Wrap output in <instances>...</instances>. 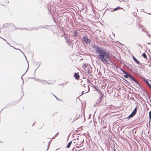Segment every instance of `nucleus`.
<instances>
[{"instance_id":"f257e3e1","label":"nucleus","mask_w":151,"mask_h":151,"mask_svg":"<svg viewBox=\"0 0 151 151\" xmlns=\"http://www.w3.org/2000/svg\"><path fill=\"white\" fill-rule=\"evenodd\" d=\"M93 48L96 53L99 54L98 56V59L104 64L106 65L109 64V63L107 60L110 58V55L109 53L96 45H93Z\"/></svg>"},{"instance_id":"f03ea898","label":"nucleus","mask_w":151,"mask_h":151,"mask_svg":"<svg viewBox=\"0 0 151 151\" xmlns=\"http://www.w3.org/2000/svg\"><path fill=\"white\" fill-rule=\"evenodd\" d=\"M82 40L83 42H85L87 44H89L91 42L90 40L88 39L85 36L83 37Z\"/></svg>"},{"instance_id":"7ed1b4c3","label":"nucleus","mask_w":151,"mask_h":151,"mask_svg":"<svg viewBox=\"0 0 151 151\" xmlns=\"http://www.w3.org/2000/svg\"><path fill=\"white\" fill-rule=\"evenodd\" d=\"M137 109L136 107L133 110L132 113L128 117V118H131L133 116L137 113Z\"/></svg>"},{"instance_id":"20e7f679","label":"nucleus","mask_w":151,"mask_h":151,"mask_svg":"<svg viewBox=\"0 0 151 151\" xmlns=\"http://www.w3.org/2000/svg\"><path fill=\"white\" fill-rule=\"evenodd\" d=\"M19 50H20V51L23 54L24 56L25 57V58H26V60H27V63H28V68L27 69H28V67H29V64H28V62L27 60V58L26 57V56H25V55H24V53L22 51L19 49ZM28 69H27V70L25 72V73L21 77V78L22 79V81H23V84H24V81H23V80L22 78V76H23V75H24L25 73H26V72L27 71V70Z\"/></svg>"},{"instance_id":"39448f33","label":"nucleus","mask_w":151,"mask_h":151,"mask_svg":"<svg viewBox=\"0 0 151 151\" xmlns=\"http://www.w3.org/2000/svg\"><path fill=\"white\" fill-rule=\"evenodd\" d=\"M40 82L42 83L43 84H45L47 83H48L49 84H52V83H48L47 81L45 80H42V79H41V81H40Z\"/></svg>"},{"instance_id":"423d86ee","label":"nucleus","mask_w":151,"mask_h":151,"mask_svg":"<svg viewBox=\"0 0 151 151\" xmlns=\"http://www.w3.org/2000/svg\"><path fill=\"white\" fill-rule=\"evenodd\" d=\"M74 77L76 79H78L80 78V76L77 73H75L74 74Z\"/></svg>"},{"instance_id":"0eeeda50","label":"nucleus","mask_w":151,"mask_h":151,"mask_svg":"<svg viewBox=\"0 0 151 151\" xmlns=\"http://www.w3.org/2000/svg\"><path fill=\"white\" fill-rule=\"evenodd\" d=\"M87 88H88V91H82V95L87 93L89 91L90 89L88 86H87Z\"/></svg>"},{"instance_id":"6e6552de","label":"nucleus","mask_w":151,"mask_h":151,"mask_svg":"<svg viewBox=\"0 0 151 151\" xmlns=\"http://www.w3.org/2000/svg\"><path fill=\"white\" fill-rule=\"evenodd\" d=\"M133 60L135 61L137 64H140V63L139 61H138L136 58L134 57V56H133Z\"/></svg>"},{"instance_id":"1a4fd4ad","label":"nucleus","mask_w":151,"mask_h":151,"mask_svg":"<svg viewBox=\"0 0 151 151\" xmlns=\"http://www.w3.org/2000/svg\"><path fill=\"white\" fill-rule=\"evenodd\" d=\"M123 9L122 8H121L119 7H117L115 8V9H114L112 10L111 11L112 12H114V11H116L118 9Z\"/></svg>"},{"instance_id":"9d476101","label":"nucleus","mask_w":151,"mask_h":151,"mask_svg":"<svg viewBox=\"0 0 151 151\" xmlns=\"http://www.w3.org/2000/svg\"><path fill=\"white\" fill-rule=\"evenodd\" d=\"M71 143H72V142L71 141L66 146L67 148H69L70 147V146Z\"/></svg>"},{"instance_id":"9b49d317","label":"nucleus","mask_w":151,"mask_h":151,"mask_svg":"<svg viewBox=\"0 0 151 151\" xmlns=\"http://www.w3.org/2000/svg\"><path fill=\"white\" fill-rule=\"evenodd\" d=\"M132 80L133 81H134L135 82L137 83V85L139 86H140L139 84L138 83V82L134 78Z\"/></svg>"},{"instance_id":"f8f14e48","label":"nucleus","mask_w":151,"mask_h":151,"mask_svg":"<svg viewBox=\"0 0 151 151\" xmlns=\"http://www.w3.org/2000/svg\"><path fill=\"white\" fill-rule=\"evenodd\" d=\"M144 81H145V82H146V83L147 84V85L148 86H149L150 85V83H149L148 82V81L147 80V79H144Z\"/></svg>"},{"instance_id":"ddd939ff","label":"nucleus","mask_w":151,"mask_h":151,"mask_svg":"<svg viewBox=\"0 0 151 151\" xmlns=\"http://www.w3.org/2000/svg\"><path fill=\"white\" fill-rule=\"evenodd\" d=\"M129 75H130V74L127 73V74H126L125 75H124V77L125 78H128V77H129Z\"/></svg>"},{"instance_id":"4468645a","label":"nucleus","mask_w":151,"mask_h":151,"mask_svg":"<svg viewBox=\"0 0 151 151\" xmlns=\"http://www.w3.org/2000/svg\"><path fill=\"white\" fill-rule=\"evenodd\" d=\"M0 38H1L3 40H4L6 42V43L7 44L9 45H11L10 43H9L7 42V41L5 39H4L3 38H2V37H0Z\"/></svg>"},{"instance_id":"2eb2a0df","label":"nucleus","mask_w":151,"mask_h":151,"mask_svg":"<svg viewBox=\"0 0 151 151\" xmlns=\"http://www.w3.org/2000/svg\"><path fill=\"white\" fill-rule=\"evenodd\" d=\"M142 56L145 58L146 59L147 58V56L145 53H143Z\"/></svg>"},{"instance_id":"dca6fc26","label":"nucleus","mask_w":151,"mask_h":151,"mask_svg":"<svg viewBox=\"0 0 151 151\" xmlns=\"http://www.w3.org/2000/svg\"><path fill=\"white\" fill-rule=\"evenodd\" d=\"M34 79L36 81H38L39 82H40V81H41V79H38V78H34Z\"/></svg>"},{"instance_id":"f3484780","label":"nucleus","mask_w":151,"mask_h":151,"mask_svg":"<svg viewBox=\"0 0 151 151\" xmlns=\"http://www.w3.org/2000/svg\"><path fill=\"white\" fill-rule=\"evenodd\" d=\"M149 119L150 120L151 119V111H150L149 112Z\"/></svg>"},{"instance_id":"a211bd4d","label":"nucleus","mask_w":151,"mask_h":151,"mask_svg":"<svg viewBox=\"0 0 151 151\" xmlns=\"http://www.w3.org/2000/svg\"><path fill=\"white\" fill-rule=\"evenodd\" d=\"M129 77L132 80L134 78L133 77V76L131 75H129Z\"/></svg>"},{"instance_id":"6ab92c4d","label":"nucleus","mask_w":151,"mask_h":151,"mask_svg":"<svg viewBox=\"0 0 151 151\" xmlns=\"http://www.w3.org/2000/svg\"><path fill=\"white\" fill-rule=\"evenodd\" d=\"M40 28H39V27H37V28H32V29H31L30 30H35V29H36V30H37V29H39Z\"/></svg>"},{"instance_id":"aec40b11","label":"nucleus","mask_w":151,"mask_h":151,"mask_svg":"<svg viewBox=\"0 0 151 151\" xmlns=\"http://www.w3.org/2000/svg\"><path fill=\"white\" fill-rule=\"evenodd\" d=\"M121 70L122 71V72H123V73H124L125 74H127V73H128L127 72H126L124 70Z\"/></svg>"},{"instance_id":"412c9836","label":"nucleus","mask_w":151,"mask_h":151,"mask_svg":"<svg viewBox=\"0 0 151 151\" xmlns=\"http://www.w3.org/2000/svg\"><path fill=\"white\" fill-rule=\"evenodd\" d=\"M59 132L57 133L52 138V139H54L55 137H57L58 134Z\"/></svg>"},{"instance_id":"4be33fe9","label":"nucleus","mask_w":151,"mask_h":151,"mask_svg":"<svg viewBox=\"0 0 151 151\" xmlns=\"http://www.w3.org/2000/svg\"><path fill=\"white\" fill-rule=\"evenodd\" d=\"M73 35L74 36H76L77 35V33L76 32H74L73 33Z\"/></svg>"},{"instance_id":"5701e85b","label":"nucleus","mask_w":151,"mask_h":151,"mask_svg":"<svg viewBox=\"0 0 151 151\" xmlns=\"http://www.w3.org/2000/svg\"><path fill=\"white\" fill-rule=\"evenodd\" d=\"M4 27V24H3L2 26H0V29H2Z\"/></svg>"},{"instance_id":"b1692460","label":"nucleus","mask_w":151,"mask_h":151,"mask_svg":"<svg viewBox=\"0 0 151 151\" xmlns=\"http://www.w3.org/2000/svg\"><path fill=\"white\" fill-rule=\"evenodd\" d=\"M147 36L148 37H151V36L149 34H148V33H147Z\"/></svg>"},{"instance_id":"393cba45","label":"nucleus","mask_w":151,"mask_h":151,"mask_svg":"<svg viewBox=\"0 0 151 151\" xmlns=\"http://www.w3.org/2000/svg\"><path fill=\"white\" fill-rule=\"evenodd\" d=\"M52 140H51L49 142V144L48 145V147L49 145H50V144L51 141Z\"/></svg>"},{"instance_id":"a878e982","label":"nucleus","mask_w":151,"mask_h":151,"mask_svg":"<svg viewBox=\"0 0 151 151\" xmlns=\"http://www.w3.org/2000/svg\"><path fill=\"white\" fill-rule=\"evenodd\" d=\"M124 79V80L125 81H126V82H127V83H129V82H128V81H127L125 79Z\"/></svg>"},{"instance_id":"bb28decb","label":"nucleus","mask_w":151,"mask_h":151,"mask_svg":"<svg viewBox=\"0 0 151 151\" xmlns=\"http://www.w3.org/2000/svg\"><path fill=\"white\" fill-rule=\"evenodd\" d=\"M66 43H68V42H69V41H68V40L67 39H66Z\"/></svg>"},{"instance_id":"cd10ccee","label":"nucleus","mask_w":151,"mask_h":151,"mask_svg":"<svg viewBox=\"0 0 151 151\" xmlns=\"http://www.w3.org/2000/svg\"><path fill=\"white\" fill-rule=\"evenodd\" d=\"M142 30L143 31H145V30H146V29H142Z\"/></svg>"},{"instance_id":"c85d7f7f","label":"nucleus","mask_w":151,"mask_h":151,"mask_svg":"<svg viewBox=\"0 0 151 151\" xmlns=\"http://www.w3.org/2000/svg\"><path fill=\"white\" fill-rule=\"evenodd\" d=\"M77 119H78V118H77L76 119H75V120H73L72 121V122H73L74 121H75Z\"/></svg>"},{"instance_id":"c756f323","label":"nucleus","mask_w":151,"mask_h":151,"mask_svg":"<svg viewBox=\"0 0 151 151\" xmlns=\"http://www.w3.org/2000/svg\"><path fill=\"white\" fill-rule=\"evenodd\" d=\"M102 96H101V98L100 99V100H99V102H100L101 101V99H102Z\"/></svg>"},{"instance_id":"7c9ffc66","label":"nucleus","mask_w":151,"mask_h":151,"mask_svg":"<svg viewBox=\"0 0 151 151\" xmlns=\"http://www.w3.org/2000/svg\"><path fill=\"white\" fill-rule=\"evenodd\" d=\"M127 7L128 9H129V7L128 5H127Z\"/></svg>"},{"instance_id":"2f4dec72","label":"nucleus","mask_w":151,"mask_h":151,"mask_svg":"<svg viewBox=\"0 0 151 151\" xmlns=\"http://www.w3.org/2000/svg\"><path fill=\"white\" fill-rule=\"evenodd\" d=\"M54 96H55L56 98V99H58V98H57V97H56V96H55V95H54Z\"/></svg>"},{"instance_id":"473e14b6","label":"nucleus","mask_w":151,"mask_h":151,"mask_svg":"<svg viewBox=\"0 0 151 151\" xmlns=\"http://www.w3.org/2000/svg\"><path fill=\"white\" fill-rule=\"evenodd\" d=\"M114 151H116L115 148H114Z\"/></svg>"},{"instance_id":"72a5a7b5","label":"nucleus","mask_w":151,"mask_h":151,"mask_svg":"<svg viewBox=\"0 0 151 151\" xmlns=\"http://www.w3.org/2000/svg\"><path fill=\"white\" fill-rule=\"evenodd\" d=\"M134 15H136L137 14L135 12H134Z\"/></svg>"},{"instance_id":"f704fd0d","label":"nucleus","mask_w":151,"mask_h":151,"mask_svg":"<svg viewBox=\"0 0 151 151\" xmlns=\"http://www.w3.org/2000/svg\"><path fill=\"white\" fill-rule=\"evenodd\" d=\"M85 69H86V68L87 67V66L86 65L85 66Z\"/></svg>"},{"instance_id":"c9c22d12","label":"nucleus","mask_w":151,"mask_h":151,"mask_svg":"<svg viewBox=\"0 0 151 151\" xmlns=\"http://www.w3.org/2000/svg\"><path fill=\"white\" fill-rule=\"evenodd\" d=\"M84 87H86V84H85L84 85Z\"/></svg>"},{"instance_id":"e433bc0d","label":"nucleus","mask_w":151,"mask_h":151,"mask_svg":"<svg viewBox=\"0 0 151 151\" xmlns=\"http://www.w3.org/2000/svg\"><path fill=\"white\" fill-rule=\"evenodd\" d=\"M79 147V146H77V147H76V148H77V147Z\"/></svg>"},{"instance_id":"4c0bfd02","label":"nucleus","mask_w":151,"mask_h":151,"mask_svg":"<svg viewBox=\"0 0 151 151\" xmlns=\"http://www.w3.org/2000/svg\"><path fill=\"white\" fill-rule=\"evenodd\" d=\"M72 119V118H71V119H70V121H71Z\"/></svg>"},{"instance_id":"58836bf2","label":"nucleus","mask_w":151,"mask_h":151,"mask_svg":"<svg viewBox=\"0 0 151 151\" xmlns=\"http://www.w3.org/2000/svg\"><path fill=\"white\" fill-rule=\"evenodd\" d=\"M88 73H89V70H88Z\"/></svg>"},{"instance_id":"ea45409f","label":"nucleus","mask_w":151,"mask_h":151,"mask_svg":"<svg viewBox=\"0 0 151 151\" xmlns=\"http://www.w3.org/2000/svg\"><path fill=\"white\" fill-rule=\"evenodd\" d=\"M148 14H150V13H148Z\"/></svg>"},{"instance_id":"a19ab883","label":"nucleus","mask_w":151,"mask_h":151,"mask_svg":"<svg viewBox=\"0 0 151 151\" xmlns=\"http://www.w3.org/2000/svg\"><path fill=\"white\" fill-rule=\"evenodd\" d=\"M77 140H78V138H77Z\"/></svg>"},{"instance_id":"79ce46f5","label":"nucleus","mask_w":151,"mask_h":151,"mask_svg":"<svg viewBox=\"0 0 151 151\" xmlns=\"http://www.w3.org/2000/svg\"><path fill=\"white\" fill-rule=\"evenodd\" d=\"M148 44H150V43H148Z\"/></svg>"},{"instance_id":"37998d69","label":"nucleus","mask_w":151,"mask_h":151,"mask_svg":"<svg viewBox=\"0 0 151 151\" xmlns=\"http://www.w3.org/2000/svg\"><path fill=\"white\" fill-rule=\"evenodd\" d=\"M1 32V31H0V33Z\"/></svg>"}]
</instances>
